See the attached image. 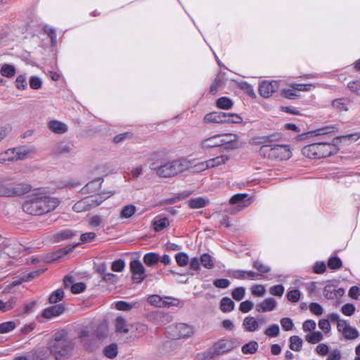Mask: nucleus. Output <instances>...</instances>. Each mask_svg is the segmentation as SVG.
<instances>
[{"label": "nucleus", "instance_id": "1", "mask_svg": "<svg viewBox=\"0 0 360 360\" xmlns=\"http://www.w3.org/2000/svg\"><path fill=\"white\" fill-rule=\"evenodd\" d=\"M22 203L23 211L30 215L40 216L54 210L60 204L58 198L47 195L44 188L33 190Z\"/></svg>", "mask_w": 360, "mask_h": 360}, {"label": "nucleus", "instance_id": "2", "mask_svg": "<svg viewBox=\"0 0 360 360\" xmlns=\"http://www.w3.org/2000/svg\"><path fill=\"white\" fill-rule=\"evenodd\" d=\"M335 126H326L311 131L316 136L326 135V141H318L308 144L302 148V154L310 159H320L336 153L338 148L334 143V139L329 135L335 131Z\"/></svg>", "mask_w": 360, "mask_h": 360}, {"label": "nucleus", "instance_id": "3", "mask_svg": "<svg viewBox=\"0 0 360 360\" xmlns=\"http://www.w3.org/2000/svg\"><path fill=\"white\" fill-rule=\"evenodd\" d=\"M276 135L260 137L259 143H262V146L259 150V155L264 158L272 160L282 161L289 159L292 156L290 146L276 143Z\"/></svg>", "mask_w": 360, "mask_h": 360}, {"label": "nucleus", "instance_id": "4", "mask_svg": "<svg viewBox=\"0 0 360 360\" xmlns=\"http://www.w3.org/2000/svg\"><path fill=\"white\" fill-rule=\"evenodd\" d=\"M75 346L74 340L68 337V332L65 329H61L54 333L53 341L49 345V352L57 360L68 358L71 356Z\"/></svg>", "mask_w": 360, "mask_h": 360}, {"label": "nucleus", "instance_id": "5", "mask_svg": "<svg viewBox=\"0 0 360 360\" xmlns=\"http://www.w3.org/2000/svg\"><path fill=\"white\" fill-rule=\"evenodd\" d=\"M150 160V169L155 171L156 174L162 178L173 177L184 170L181 160L167 161L159 153H154Z\"/></svg>", "mask_w": 360, "mask_h": 360}, {"label": "nucleus", "instance_id": "6", "mask_svg": "<svg viewBox=\"0 0 360 360\" xmlns=\"http://www.w3.org/2000/svg\"><path fill=\"white\" fill-rule=\"evenodd\" d=\"M237 136L232 134H217L204 139L200 141V146L203 149L219 148L229 150L238 148Z\"/></svg>", "mask_w": 360, "mask_h": 360}, {"label": "nucleus", "instance_id": "7", "mask_svg": "<svg viewBox=\"0 0 360 360\" xmlns=\"http://www.w3.org/2000/svg\"><path fill=\"white\" fill-rule=\"evenodd\" d=\"M233 339L221 338L213 343L212 346L201 353L202 360H212L216 356L227 354L235 347Z\"/></svg>", "mask_w": 360, "mask_h": 360}, {"label": "nucleus", "instance_id": "8", "mask_svg": "<svg viewBox=\"0 0 360 360\" xmlns=\"http://www.w3.org/2000/svg\"><path fill=\"white\" fill-rule=\"evenodd\" d=\"M106 336V334H103L102 332L98 330L96 333L90 331L87 328H82L78 332V338L84 349L89 352H93L98 347L97 339L101 340Z\"/></svg>", "mask_w": 360, "mask_h": 360}, {"label": "nucleus", "instance_id": "9", "mask_svg": "<svg viewBox=\"0 0 360 360\" xmlns=\"http://www.w3.org/2000/svg\"><path fill=\"white\" fill-rule=\"evenodd\" d=\"M13 180V179H8L0 182V196H20L31 191L32 186L28 184H18L13 186L8 182Z\"/></svg>", "mask_w": 360, "mask_h": 360}, {"label": "nucleus", "instance_id": "10", "mask_svg": "<svg viewBox=\"0 0 360 360\" xmlns=\"http://www.w3.org/2000/svg\"><path fill=\"white\" fill-rule=\"evenodd\" d=\"M130 271L132 273V280L136 283H141L146 278V269L139 259H134L130 262Z\"/></svg>", "mask_w": 360, "mask_h": 360}, {"label": "nucleus", "instance_id": "11", "mask_svg": "<svg viewBox=\"0 0 360 360\" xmlns=\"http://www.w3.org/2000/svg\"><path fill=\"white\" fill-rule=\"evenodd\" d=\"M338 330L340 332L347 340H354L359 336V333L354 327H352L347 321L338 323Z\"/></svg>", "mask_w": 360, "mask_h": 360}, {"label": "nucleus", "instance_id": "12", "mask_svg": "<svg viewBox=\"0 0 360 360\" xmlns=\"http://www.w3.org/2000/svg\"><path fill=\"white\" fill-rule=\"evenodd\" d=\"M279 84L276 81H262L259 85V93L263 98H269L278 91Z\"/></svg>", "mask_w": 360, "mask_h": 360}, {"label": "nucleus", "instance_id": "13", "mask_svg": "<svg viewBox=\"0 0 360 360\" xmlns=\"http://www.w3.org/2000/svg\"><path fill=\"white\" fill-rule=\"evenodd\" d=\"M65 310V307L63 304H56L44 309L41 315L46 319H52L60 316L64 313Z\"/></svg>", "mask_w": 360, "mask_h": 360}, {"label": "nucleus", "instance_id": "14", "mask_svg": "<svg viewBox=\"0 0 360 360\" xmlns=\"http://www.w3.org/2000/svg\"><path fill=\"white\" fill-rule=\"evenodd\" d=\"M323 294L328 300L340 299L344 295L345 290L342 288H336L333 284H328L324 287Z\"/></svg>", "mask_w": 360, "mask_h": 360}, {"label": "nucleus", "instance_id": "15", "mask_svg": "<svg viewBox=\"0 0 360 360\" xmlns=\"http://www.w3.org/2000/svg\"><path fill=\"white\" fill-rule=\"evenodd\" d=\"M229 203L231 205H236L238 210H241L245 207H248L251 203V200L250 198H248V194L237 193L230 198Z\"/></svg>", "mask_w": 360, "mask_h": 360}, {"label": "nucleus", "instance_id": "16", "mask_svg": "<svg viewBox=\"0 0 360 360\" xmlns=\"http://www.w3.org/2000/svg\"><path fill=\"white\" fill-rule=\"evenodd\" d=\"M229 160V157L225 155H219L210 160H207L200 164L202 169L213 168L221 165L225 164Z\"/></svg>", "mask_w": 360, "mask_h": 360}, {"label": "nucleus", "instance_id": "17", "mask_svg": "<svg viewBox=\"0 0 360 360\" xmlns=\"http://www.w3.org/2000/svg\"><path fill=\"white\" fill-rule=\"evenodd\" d=\"M226 113L223 112H212L207 113L204 117V122L205 123H226Z\"/></svg>", "mask_w": 360, "mask_h": 360}, {"label": "nucleus", "instance_id": "18", "mask_svg": "<svg viewBox=\"0 0 360 360\" xmlns=\"http://www.w3.org/2000/svg\"><path fill=\"white\" fill-rule=\"evenodd\" d=\"M231 277L236 279H248V280H256L259 276V274L253 271L246 270H233L231 274Z\"/></svg>", "mask_w": 360, "mask_h": 360}, {"label": "nucleus", "instance_id": "19", "mask_svg": "<svg viewBox=\"0 0 360 360\" xmlns=\"http://www.w3.org/2000/svg\"><path fill=\"white\" fill-rule=\"evenodd\" d=\"M175 328L178 332L176 338H188L194 333L193 326L186 323H179L176 325Z\"/></svg>", "mask_w": 360, "mask_h": 360}, {"label": "nucleus", "instance_id": "20", "mask_svg": "<svg viewBox=\"0 0 360 360\" xmlns=\"http://www.w3.org/2000/svg\"><path fill=\"white\" fill-rule=\"evenodd\" d=\"M276 307L274 298L269 297L256 304L255 310L258 312H267L273 311Z\"/></svg>", "mask_w": 360, "mask_h": 360}, {"label": "nucleus", "instance_id": "21", "mask_svg": "<svg viewBox=\"0 0 360 360\" xmlns=\"http://www.w3.org/2000/svg\"><path fill=\"white\" fill-rule=\"evenodd\" d=\"M48 127L51 131L56 134H64L68 129L65 123L56 120H51L48 124Z\"/></svg>", "mask_w": 360, "mask_h": 360}, {"label": "nucleus", "instance_id": "22", "mask_svg": "<svg viewBox=\"0 0 360 360\" xmlns=\"http://www.w3.org/2000/svg\"><path fill=\"white\" fill-rule=\"evenodd\" d=\"M351 101L347 98H339L332 101V106L338 111H347Z\"/></svg>", "mask_w": 360, "mask_h": 360}, {"label": "nucleus", "instance_id": "23", "mask_svg": "<svg viewBox=\"0 0 360 360\" xmlns=\"http://www.w3.org/2000/svg\"><path fill=\"white\" fill-rule=\"evenodd\" d=\"M243 326L248 332L256 331L259 329V321L253 316H248L244 319Z\"/></svg>", "mask_w": 360, "mask_h": 360}, {"label": "nucleus", "instance_id": "24", "mask_svg": "<svg viewBox=\"0 0 360 360\" xmlns=\"http://www.w3.org/2000/svg\"><path fill=\"white\" fill-rule=\"evenodd\" d=\"M103 180L101 178H97L87 183L82 188L84 193H92L98 191L101 186Z\"/></svg>", "mask_w": 360, "mask_h": 360}, {"label": "nucleus", "instance_id": "25", "mask_svg": "<svg viewBox=\"0 0 360 360\" xmlns=\"http://www.w3.org/2000/svg\"><path fill=\"white\" fill-rule=\"evenodd\" d=\"M160 259V256L158 253L150 252L144 255L143 261L144 264L149 267L156 265Z\"/></svg>", "mask_w": 360, "mask_h": 360}, {"label": "nucleus", "instance_id": "26", "mask_svg": "<svg viewBox=\"0 0 360 360\" xmlns=\"http://www.w3.org/2000/svg\"><path fill=\"white\" fill-rule=\"evenodd\" d=\"M148 302L153 306L158 307H169L175 305V304L172 302H166L163 301L162 297L158 295H153L148 297Z\"/></svg>", "mask_w": 360, "mask_h": 360}, {"label": "nucleus", "instance_id": "27", "mask_svg": "<svg viewBox=\"0 0 360 360\" xmlns=\"http://www.w3.org/2000/svg\"><path fill=\"white\" fill-rule=\"evenodd\" d=\"M209 203V200L203 197L191 198L188 201V206L191 209H200L205 207Z\"/></svg>", "mask_w": 360, "mask_h": 360}, {"label": "nucleus", "instance_id": "28", "mask_svg": "<svg viewBox=\"0 0 360 360\" xmlns=\"http://www.w3.org/2000/svg\"><path fill=\"white\" fill-rule=\"evenodd\" d=\"M103 354L108 359H114L118 354V346L117 343L112 342L106 345L103 350Z\"/></svg>", "mask_w": 360, "mask_h": 360}, {"label": "nucleus", "instance_id": "29", "mask_svg": "<svg viewBox=\"0 0 360 360\" xmlns=\"http://www.w3.org/2000/svg\"><path fill=\"white\" fill-rule=\"evenodd\" d=\"M75 235V233L73 231L70 229H65L54 234L53 238L54 242L58 243L71 238Z\"/></svg>", "mask_w": 360, "mask_h": 360}, {"label": "nucleus", "instance_id": "30", "mask_svg": "<svg viewBox=\"0 0 360 360\" xmlns=\"http://www.w3.org/2000/svg\"><path fill=\"white\" fill-rule=\"evenodd\" d=\"M235 303L229 297H224L221 300L219 308L224 313L231 312L234 309Z\"/></svg>", "mask_w": 360, "mask_h": 360}, {"label": "nucleus", "instance_id": "31", "mask_svg": "<svg viewBox=\"0 0 360 360\" xmlns=\"http://www.w3.org/2000/svg\"><path fill=\"white\" fill-rule=\"evenodd\" d=\"M13 154L15 160H23L26 159L29 154L31 153V150L26 147L13 148Z\"/></svg>", "mask_w": 360, "mask_h": 360}, {"label": "nucleus", "instance_id": "32", "mask_svg": "<svg viewBox=\"0 0 360 360\" xmlns=\"http://www.w3.org/2000/svg\"><path fill=\"white\" fill-rule=\"evenodd\" d=\"M258 348V342L257 341L252 340L242 346L241 352L244 354H254L257 352Z\"/></svg>", "mask_w": 360, "mask_h": 360}, {"label": "nucleus", "instance_id": "33", "mask_svg": "<svg viewBox=\"0 0 360 360\" xmlns=\"http://www.w3.org/2000/svg\"><path fill=\"white\" fill-rule=\"evenodd\" d=\"M232 100L226 96H222L216 101V106L219 109L229 110L232 108Z\"/></svg>", "mask_w": 360, "mask_h": 360}, {"label": "nucleus", "instance_id": "34", "mask_svg": "<svg viewBox=\"0 0 360 360\" xmlns=\"http://www.w3.org/2000/svg\"><path fill=\"white\" fill-rule=\"evenodd\" d=\"M290 348L291 350L300 352L302 349L303 341L298 335H292L290 338Z\"/></svg>", "mask_w": 360, "mask_h": 360}, {"label": "nucleus", "instance_id": "35", "mask_svg": "<svg viewBox=\"0 0 360 360\" xmlns=\"http://www.w3.org/2000/svg\"><path fill=\"white\" fill-rule=\"evenodd\" d=\"M136 211V207L132 204L124 205L121 212L120 217L123 219H129L131 217Z\"/></svg>", "mask_w": 360, "mask_h": 360}, {"label": "nucleus", "instance_id": "36", "mask_svg": "<svg viewBox=\"0 0 360 360\" xmlns=\"http://www.w3.org/2000/svg\"><path fill=\"white\" fill-rule=\"evenodd\" d=\"M200 263L202 266L207 269H212L214 267V263L212 257L208 253H203L200 256Z\"/></svg>", "mask_w": 360, "mask_h": 360}, {"label": "nucleus", "instance_id": "37", "mask_svg": "<svg viewBox=\"0 0 360 360\" xmlns=\"http://www.w3.org/2000/svg\"><path fill=\"white\" fill-rule=\"evenodd\" d=\"M15 68L11 64H4L0 70V73L2 76L8 78H11L15 75Z\"/></svg>", "mask_w": 360, "mask_h": 360}, {"label": "nucleus", "instance_id": "38", "mask_svg": "<svg viewBox=\"0 0 360 360\" xmlns=\"http://www.w3.org/2000/svg\"><path fill=\"white\" fill-rule=\"evenodd\" d=\"M64 297V291L62 288H58L53 291L49 297V302L50 304H56Z\"/></svg>", "mask_w": 360, "mask_h": 360}, {"label": "nucleus", "instance_id": "39", "mask_svg": "<svg viewBox=\"0 0 360 360\" xmlns=\"http://www.w3.org/2000/svg\"><path fill=\"white\" fill-rule=\"evenodd\" d=\"M116 331L118 333H127L129 328L126 324V319L123 316H117L115 319Z\"/></svg>", "mask_w": 360, "mask_h": 360}, {"label": "nucleus", "instance_id": "40", "mask_svg": "<svg viewBox=\"0 0 360 360\" xmlns=\"http://www.w3.org/2000/svg\"><path fill=\"white\" fill-rule=\"evenodd\" d=\"M169 224L168 219L167 217H162L159 219L154 220L153 222V227L156 232H159L168 226Z\"/></svg>", "mask_w": 360, "mask_h": 360}, {"label": "nucleus", "instance_id": "41", "mask_svg": "<svg viewBox=\"0 0 360 360\" xmlns=\"http://www.w3.org/2000/svg\"><path fill=\"white\" fill-rule=\"evenodd\" d=\"M323 338V334L320 331H315L306 335V340L311 344H316L321 341Z\"/></svg>", "mask_w": 360, "mask_h": 360}, {"label": "nucleus", "instance_id": "42", "mask_svg": "<svg viewBox=\"0 0 360 360\" xmlns=\"http://www.w3.org/2000/svg\"><path fill=\"white\" fill-rule=\"evenodd\" d=\"M252 266L259 271V276H263V274L269 273L271 271V267L264 264L259 260H255L252 263Z\"/></svg>", "mask_w": 360, "mask_h": 360}, {"label": "nucleus", "instance_id": "43", "mask_svg": "<svg viewBox=\"0 0 360 360\" xmlns=\"http://www.w3.org/2000/svg\"><path fill=\"white\" fill-rule=\"evenodd\" d=\"M301 295L302 293L298 289L294 288L288 291L286 297L289 302L295 303L300 300Z\"/></svg>", "mask_w": 360, "mask_h": 360}, {"label": "nucleus", "instance_id": "44", "mask_svg": "<svg viewBox=\"0 0 360 360\" xmlns=\"http://www.w3.org/2000/svg\"><path fill=\"white\" fill-rule=\"evenodd\" d=\"M16 328V324L13 321H8L0 323V334L8 333Z\"/></svg>", "mask_w": 360, "mask_h": 360}, {"label": "nucleus", "instance_id": "45", "mask_svg": "<svg viewBox=\"0 0 360 360\" xmlns=\"http://www.w3.org/2000/svg\"><path fill=\"white\" fill-rule=\"evenodd\" d=\"M13 162L15 161V157L13 154V148H9L6 151L0 153V163L3 164L6 162Z\"/></svg>", "mask_w": 360, "mask_h": 360}, {"label": "nucleus", "instance_id": "46", "mask_svg": "<svg viewBox=\"0 0 360 360\" xmlns=\"http://www.w3.org/2000/svg\"><path fill=\"white\" fill-rule=\"evenodd\" d=\"M342 266L341 259L338 256H332L328 259V266L329 269L336 270Z\"/></svg>", "mask_w": 360, "mask_h": 360}, {"label": "nucleus", "instance_id": "47", "mask_svg": "<svg viewBox=\"0 0 360 360\" xmlns=\"http://www.w3.org/2000/svg\"><path fill=\"white\" fill-rule=\"evenodd\" d=\"M175 259L177 264L181 267L186 266L189 262L188 255L183 252L176 254Z\"/></svg>", "mask_w": 360, "mask_h": 360}, {"label": "nucleus", "instance_id": "48", "mask_svg": "<svg viewBox=\"0 0 360 360\" xmlns=\"http://www.w3.org/2000/svg\"><path fill=\"white\" fill-rule=\"evenodd\" d=\"M15 302L16 300L14 297L8 300L7 302H4L0 299V311L6 312L12 309L14 307Z\"/></svg>", "mask_w": 360, "mask_h": 360}, {"label": "nucleus", "instance_id": "49", "mask_svg": "<svg viewBox=\"0 0 360 360\" xmlns=\"http://www.w3.org/2000/svg\"><path fill=\"white\" fill-rule=\"evenodd\" d=\"M114 304L117 310L124 311H130L134 305L123 300L117 301Z\"/></svg>", "mask_w": 360, "mask_h": 360}, {"label": "nucleus", "instance_id": "50", "mask_svg": "<svg viewBox=\"0 0 360 360\" xmlns=\"http://www.w3.org/2000/svg\"><path fill=\"white\" fill-rule=\"evenodd\" d=\"M245 288L242 286L235 288L231 292V295L235 300L240 301L245 296Z\"/></svg>", "mask_w": 360, "mask_h": 360}, {"label": "nucleus", "instance_id": "51", "mask_svg": "<svg viewBox=\"0 0 360 360\" xmlns=\"http://www.w3.org/2000/svg\"><path fill=\"white\" fill-rule=\"evenodd\" d=\"M15 86L18 90H25L27 87L25 75H20L15 79Z\"/></svg>", "mask_w": 360, "mask_h": 360}, {"label": "nucleus", "instance_id": "52", "mask_svg": "<svg viewBox=\"0 0 360 360\" xmlns=\"http://www.w3.org/2000/svg\"><path fill=\"white\" fill-rule=\"evenodd\" d=\"M292 89L300 91H309L315 88V86L312 84H292L291 85Z\"/></svg>", "mask_w": 360, "mask_h": 360}, {"label": "nucleus", "instance_id": "53", "mask_svg": "<svg viewBox=\"0 0 360 360\" xmlns=\"http://www.w3.org/2000/svg\"><path fill=\"white\" fill-rule=\"evenodd\" d=\"M312 269L314 273L321 274L326 271V264L323 261H317L314 264Z\"/></svg>", "mask_w": 360, "mask_h": 360}, {"label": "nucleus", "instance_id": "54", "mask_svg": "<svg viewBox=\"0 0 360 360\" xmlns=\"http://www.w3.org/2000/svg\"><path fill=\"white\" fill-rule=\"evenodd\" d=\"M279 326L278 324H272L269 326L264 331V333L269 337H276L279 334Z\"/></svg>", "mask_w": 360, "mask_h": 360}, {"label": "nucleus", "instance_id": "55", "mask_svg": "<svg viewBox=\"0 0 360 360\" xmlns=\"http://www.w3.org/2000/svg\"><path fill=\"white\" fill-rule=\"evenodd\" d=\"M86 289V284L84 282H78L71 285L70 291L72 294H79Z\"/></svg>", "mask_w": 360, "mask_h": 360}, {"label": "nucleus", "instance_id": "56", "mask_svg": "<svg viewBox=\"0 0 360 360\" xmlns=\"http://www.w3.org/2000/svg\"><path fill=\"white\" fill-rule=\"evenodd\" d=\"M125 262L122 259H118L112 263L111 269L115 272H121L124 270Z\"/></svg>", "mask_w": 360, "mask_h": 360}, {"label": "nucleus", "instance_id": "57", "mask_svg": "<svg viewBox=\"0 0 360 360\" xmlns=\"http://www.w3.org/2000/svg\"><path fill=\"white\" fill-rule=\"evenodd\" d=\"M254 307V304L250 300H245L240 302L239 305V310L242 313H248L251 311Z\"/></svg>", "mask_w": 360, "mask_h": 360}, {"label": "nucleus", "instance_id": "58", "mask_svg": "<svg viewBox=\"0 0 360 360\" xmlns=\"http://www.w3.org/2000/svg\"><path fill=\"white\" fill-rule=\"evenodd\" d=\"M309 308L310 311L316 316H321L323 312L322 306L318 302L310 303Z\"/></svg>", "mask_w": 360, "mask_h": 360}, {"label": "nucleus", "instance_id": "59", "mask_svg": "<svg viewBox=\"0 0 360 360\" xmlns=\"http://www.w3.org/2000/svg\"><path fill=\"white\" fill-rule=\"evenodd\" d=\"M231 283L227 278H217L213 281V285L218 288H227Z\"/></svg>", "mask_w": 360, "mask_h": 360}, {"label": "nucleus", "instance_id": "60", "mask_svg": "<svg viewBox=\"0 0 360 360\" xmlns=\"http://www.w3.org/2000/svg\"><path fill=\"white\" fill-rule=\"evenodd\" d=\"M47 349L41 348L38 349L33 356V360H49Z\"/></svg>", "mask_w": 360, "mask_h": 360}, {"label": "nucleus", "instance_id": "61", "mask_svg": "<svg viewBox=\"0 0 360 360\" xmlns=\"http://www.w3.org/2000/svg\"><path fill=\"white\" fill-rule=\"evenodd\" d=\"M355 309L356 308L353 304L347 303L342 307L341 311L344 315L350 316L354 313Z\"/></svg>", "mask_w": 360, "mask_h": 360}, {"label": "nucleus", "instance_id": "62", "mask_svg": "<svg viewBox=\"0 0 360 360\" xmlns=\"http://www.w3.org/2000/svg\"><path fill=\"white\" fill-rule=\"evenodd\" d=\"M281 325L285 331L292 330L294 326L292 320L288 317L282 318L281 319Z\"/></svg>", "mask_w": 360, "mask_h": 360}, {"label": "nucleus", "instance_id": "63", "mask_svg": "<svg viewBox=\"0 0 360 360\" xmlns=\"http://www.w3.org/2000/svg\"><path fill=\"white\" fill-rule=\"evenodd\" d=\"M269 292L272 295L281 297L284 292V287L281 284L273 285L270 288Z\"/></svg>", "mask_w": 360, "mask_h": 360}, {"label": "nucleus", "instance_id": "64", "mask_svg": "<svg viewBox=\"0 0 360 360\" xmlns=\"http://www.w3.org/2000/svg\"><path fill=\"white\" fill-rule=\"evenodd\" d=\"M347 87L355 94L360 96V81L354 80L348 83Z\"/></svg>", "mask_w": 360, "mask_h": 360}]
</instances>
